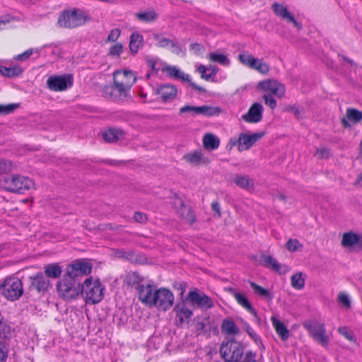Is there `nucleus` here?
Masks as SVG:
<instances>
[{
    "label": "nucleus",
    "mask_w": 362,
    "mask_h": 362,
    "mask_svg": "<svg viewBox=\"0 0 362 362\" xmlns=\"http://www.w3.org/2000/svg\"><path fill=\"white\" fill-rule=\"evenodd\" d=\"M362 120V111L354 108L349 107L346 110V115L341 119L342 126L347 129L351 127V124H356Z\"/></svg>",
    "instance_id": "21"
},
{
    "label": "nucleus",
    "mask_w": 362,
    "mask_h": 362,
    "mask_svg": "<svg viewBox=\"0 0 362 362\" xmlns=\"http://www.w3.org/2000/svg\"><path fill=\"white\" fill-rule=\"evenodd\" d=\"M144 46V37L137 31L133 32L129 37V48L132 55L135 56L139 48Z\"/></svg>",
    "instance_id": "24"
},
{
    "label": "nucleus",
    "mask_w": 362,
    "mask_h": 362,
    "mask_svg": "<svg viewBox=\"0 0 362 362\" xmlns=\"http://www.w3.org/2000/svg\"><path fill=\"white\" fill-rule=\"evenodd\" d=\"M238 362H257V353L251 350L247 351L245 353L243 352L242 358Z\"/></svg>",
    "instance_id": "51"
},
{
    "label": "nucleus",
    "mask_w": 362,
    "mask_h": 362,
    "mask_svg": "<svg viewBox=\"0 0 362 362\" xmlns=\"http://www.w3.org/2000/svg\"><path fill=\"white\" fill-rule=\"evenodd\" d=\"M269 69V66L266 62H264L262 59H259L258 58L252 68V69H255L264 75L268 74Z\"/></svg>",
    "instance_id": "48"
},
{
    "label": "nucleus",
    "mask_w": 362,
    "mask_h": 362,
    "mask_svg": "<svg viewBox=\"0 0 362 362\" xmlns=\"http://www.w3.org/2000/svg\"><path fill=\"white\" fill-rule=\"evenodd\" d=\"M135 16L139 21L145 23L153 22L158 17V14L154 10L137 12Z\"/></svg>",
    "instance_id": "32"
},
{
    "label": "nucleus",
    "mask_w": 362,
    "mask_h": 362,
    "mask_svg": "<svg viewBox=\"0 0 362 362\" xmlns=\"http://www.w3.org/2000/svg\"><path fill=\"white\" fill-rule=\"evenodd\" d=\"M262 98H263L264 104L266 105L269 106L272 110H274L276 107V105H277L276 100L272 95L264 94V95H263Z\"/></svg>",
    "instance_id": "56"
},
{
    "label": "nucleus",
    "mask_w": 362,
    "mask_h": 362,
    "mask_svg": "<svg viewBox=\"0 0 362 362\" xmlns=\"http://www.w3.org/2000/svg\"><path fill=\"white\" fill-rule=\"evenodd\" d=\"M180 206L181 208L178 211L180 215L187 222L193 223L195 221V217L192 211L189 207L186 206L182 201H180Z\"/></svg>",
    "instance_id": "38"
},
{
    "label": "nucleus",
    "mask_w": 362,
    "mask_h": 362,
    "mask_svg": "<svg viewBox=\"0 0 362 362\" xmlns=\"http://www.w3.org/2000/svg\"><path fill=\"white\" fill-rule=\"evenodd\" d=\"M291 286L298 290H300L305 286V280L302 277V273H296L291 279Z\"/></svg>",
    "instance_id": "44"
},
{
    "label": "nucleus",
    "mask_w": 362,
    "mask_h": 362,
    "mask_svg": "<svg viewBox=\"0 0 362 362\" xmlns=\"http://www.w3.org/2000/svg\"><path fill=\"white\" fill-rule=\"evenodd\" d=\"M207 58L211 62L218 63L225 66H228L230 64V60L228 55L224 52H220L219 50L209 53Z\"/></svg>",
    "instance_id": "26"
},
{
    "label": "nucleus",
    "mask_w": 362,
    "mask_h": 362,
    "mask_svg": "<svg viewBox=\"0 0 362 362\" xmlns=\"http://www.w3.org/2000/svg\"><path fill=\"white\" fill-rule=\"evenodd\" d=\"M286 249L290 252H296L303 245L299 243L297 239H289L286 244Z\"/></svg>",
    "instance_id": "52"
},
{
    "label": "nucleus",
    "mask_w": 362,
    "mask_h": 362,
    "mask_svg": "<svg viewBox=\"0 0 362 362\" xmlns=\"http://www.w3.org/2000/svg\"><path fill=\"white\" fill-rule=\"evenodd\" d=\"M134 218L138 223H144L147 219L146 214L139 211L134 213Z\"/></svg>",
    "instance_id": "63"
},
{
    "label": "nucleus",
    "mask_w": 362,
    "mask_h": 362,
    "mask_svg": "<svg viewBox=\"0 0 362 362\" xmlns=\"http://www.w3.org/2000/svg\"><path fill=\"white\" fill-rule=\"evenodd\" d=\"M153 37L158 41V46L160 47H167L170 46V42H172V40L163 37L161 34L155 33L153 34Z\"/></svg>",
    "instance_id": "55"
},
{
    "label": "nucleus",
    "mask_w": 362,
    "mask_h": 362,
    "mask_svg": "<svg viewBox=\"0 0 362 362\" xmlns=\"http://www.w3.org/2000/svg\"><path fill=\"white\" fill-rule=\"evenodd\" d=\"M259 261H260V264L262 266H264L265 267H269L272 270H274L276 272H279L280 274L285 273L287 271L286 267L284 266L285 269L281 272V264L277 262V260L276 259H274V257H272L270 255H262L260 256Z\"/></svg>",
    "instance_id": "25"
},
{
    "label": "nucleus",
    "mask_w": 362,
    "mask_h": 362,
    "mask_svg": "<svg viewBox=\"0 0 362 362\" xmlns=\"http://www.w3.org/2000/svg\"><path fill=\"white\" fill-rule=\"evenodd\" d=\"M235 300H237V302L239 305L243 306L248 312H250L252 315H253L256 318L259 320L258 317L257 311L252 306L251 303L249 302V300L247 299V298L244 295L241 294L240 293L239 294L235 295Z\"/></svg>",
    "instance_id": "33"
},
{
    "label": "nucleus",
    "mask_w": 362,
    "mask_h": 362,
    "mask_svg": "<svg viewBox=\"0 0 362 362\" xmlns=\"http://www.w3.org/2000/svg\"><path fill=\"white\" fill-rule=\"evenodd\" d=\"M136 82V78H134V81H132L112 78V83L102 87V96L115 103L124 102L132 99L130 90Z\"/></svg>",
    "instance_id": "2"
},
{
    "label": "nucleus",
    "mask_w": 362,
    "mask_h": 362,
    "mask_svg": "<svg viewBox=\"0 0 362 362\" xmlns=\"http://www.w3.org/2000/svg\"><path fill=\"white\" fill-rule=\"evenodd\" d=\"M341 245L344 247L358 246L362 247V235L354 232L345 233L343 235Z\"/></svg>",
    "instance_id": "23"
},
{
    "label": "nucleus",
    "mask_w": 362,
    "mask_h": 362,
    "mask_svg": "<svg viewBox=\"0 0 362 362\" xmlns=\"http://www.w3.org/2000/svg\"><path fill=\"white\" fill-rule=\"evenodd\" d=\"M14 165L10 160L0 158V174L8 173L13 170Z\"/></svg>",
    "instance_id": "47"
},
{
    "label": "nucleus",
    "mask_w": 362,
    "mask_h": 362,
    "mask_svg": "<svg viewBox=\"0 0 362 362\" xmlns=\"http://www.w3.org/2000/svg\"><path fill=\"white\" fill-rule=\"evenodd\" d=\"M2 295L8 300H18L23 293V284L17 277L7 278L0 286Z\"/></svg>",
    "instance_id": "7"
},
{
    "label": "nucleus",
    "mask_w": 362,
    "mask_h": 362,
    "mask_svg": "<svg viewBox=\"0 0 362 362\" xmlns=\"http://www.w3.org/2000/svg\"><path fill=\"white\" fill-rule=\"evenodd\" d=\"M7 357V349L4 343L0 341V362H6Z\"/></svg>",
    "instance_id": "60"
},
{
    "label": "nucleus",
    "mask_w": 362,
    "mask_h": 362,
    "mask_svg": "<svg viewBox=\"0 0 362 362\" xmlns=\"http://www.w3.org/2000/svg\"><path fill=\"white\" fill-rule=\"evenodd\" d=\"M284 112L293 113L298 119L303 118L305 115V109L301 105H288L284 108Z\"/></svg>",
    "instance_id": "42"
},
{
    "label": "nucleus",
    "mask_w": 362,
    "mask_h": 362,
    "mask_svg": "<svg viewBox=\"0 0 362 362\" xmlns=\"http://www.w3.org/2000/svg\"><path fill=\"white\" fill-rule=\"evenodd\" d=\"M258 90L267 91L270 95L281 98L285 95L286 88L283 83L274 78H267L259 81L257 85Z\"/></svg>",
    "instance_id": "13"
},
{
    "label": "nucleus",
    "mask_w": 362,
    "mask_h": 362,
    "mask_svg": "<svg viewBox=\"0 0 362 362\" xmlns=\"http://www.w3.org/2000/svg\"><path fill=\"white\" fill-rule=\"evenodd\" d=\"M196 71L200 74L202 79L214 83L217 82L216 75L219 71L218 66L199 64L196 66Z\"/></svg>",
    "instance_id": "20"
},
{
    "label": "nucleus",
    "mask_w": 362,
    "mask_h": 362,
    "mask_svg": "<svg viewBox=\"0 0 362 362\" xmlns=\"http://www.w3.org/2000/svg\"><path fill=\"white\" fill-rule=\"evenodd\" d=\"M244 344L234 338L226 339L222 341L219 352L224 362H238L242 358Z\"/></svg>",
    "instance_id": "5"
},
{
    "label": "nucleus",
    "mask_w": 362,
    "mask_h": 362,
    "mask_svg": "<svg viewBox=\"0 0 362 362\" xmlns=\"http://www.w3.org/2000/svg\"><path fill=\"white\" fill-rule=\"evenodd\" d=\"M23 69L18 64L11 67L0 65V74L7 78H15L22 74Z\"/></svg>",
    "instance_id": "27"
},
{
    "label": "nucleus",
    "mask_w": 362,
    "mask_h": 362,
    "mask_svg": "<svg viewBox=\"0 0 362 362\" xmlns=\"http://www.w3.org/2000/svg\"><path fill=\"white\" fill-rule=\"evenodd\" d=\"M220 141L218 137H203V145L205 150L211 151L218 148Z\"/></svg>",
    "instance_id": "41"
},
{
    "label": "nucleus",
    "mask_w": 362,
    "mask_h": 362,
    "mask_svg": "<svg viewBox=\"0 0 362 362\" xmlns=\"http://www.w3.org/2000/svg\"><path fill=\"white\" fill-rule=\"evenodd\" d=\"M120 74H123V76L127 79L126 81H134V78H136L135 73L127 68L122 69H116L112 74L113 79H119L118 76Z\"/></svg>",
    "instance_id": "37"
},
{
    "label": "nucleus",
    "mask_w": 362,
    "mask_h": 362,
    "mask_svg": "<svg viewBox=\"0 0 362 362\" xmlns=\"http://www.w3.org/2000/svg\"><path fill=\"white\" fill-rule=\"evenodd\" d=\"M264 107L259 102L252 104L248 111L242 115V119L249 123H257L262 121Z\"/></svg>",
    "instance_id": "16"
},
{
    "label": "nucleus",
    "mask_w": 362,
    "mask_h": 362,
    "mask_svg": "<svg viewBox=\"0 0 362 362\" xmlns=\"http://www.w3.org/2000/svg\"><path fill=\"white\" fill-rule=\"evenodd\" d=\"M123 134L122 129L110 127L107 129H101L97 136H121Z\"/></svg>",
    "instance_id": "46"
},
{
    "label": "nucleus",
    "mask_w": 362,
    "mask_h": 362,
    "mask_svg": "<svg viewBox=\"0 0 362 362\" xmlns=\"http://www.w3.org/2000/svg\"><path fill=\"white\" fill-rule=\"evenodd\" d=\"M30 290H35L38 293L47 291L51 285L49 279L41 272L30 276Z\"/></svg>",
    "instance_id": "19"
},
{
    "label": "nucleus",
    "mask_w": 362,
    "mask_h": 362,
    "mask_svg": "<svg viewBox=\"0 0 362 362\" xmlns=\"http://www.w3.org/2000/svg\"><path fill=\"white\" fill-rule=\"evenodd\" d=\"M188 298L192 303L196 304L202 310H209L214 306V302L209 296L204 293L199 294L197 291H190L188 293Z\"/></svg>",
    "instance_id": "17"
},
{
    "label": "nucleus",
    "mask_w": 362,
    "mask_h": 362,
    "mask_svg": "<svg viewBox=\"0 0 362 362\" xmlns=\"http://www.w3.org/2000/svg\"><path fill=\"white\" fill-rule=\"evenodd\" d=\"M338 301L342 304L346 308L351 307V300L349 296L345 293H339L337 296Z\"/></svg>",
    "instance_id": "59"
},
{
    "label": "nucleus",
    "mask_w": 362,
    "mask_h": 362,
    "mask_svg": "<svg viewBox=\"0 0 362 362\" xmlns=\"http://www.w3.org/2000/svg\"><path fill=\"white\" fill-rule=\"evenodd\" d=\"M21 107V103L0 104V115H6L13 112Z\"/></svg>",
    "instance_id": "45"
},
{
    "label": "nucleus",
    "mask_w": 362,
    "mask_h": 362,
    "mask_svg": "<svg viewBox=\"0 0 362 362\" xmlns=\"http://www.w3.org/2000/svg\"><path fill=\"white\" fill-rule=\"evenodd\" d=\"M92 17L84 14L79 8L63 11L58 17V25L61 28H74L86 24Z\"/></svg>",
    "instance_id": "4"
},
{
    "label": "nucleus",
    "mask_w": 362,
    "mask_h": 362,
    "mask_svg": "<svg viewBox=\"0 0 362 362\" xmlns=\"http://www.w3.org/2000/svg\"><path fill=\"white\" fill-rule=\"evenodd\" d=\"M123 51V45L121 42H116L109 49L108 55L111 57H119Z\"/></svg>",
    "instance_id": "50"
},
{
    "label": "nucleus",
    "mask_w": 362,
    "mask_h": 362,
    "mask_svg": "<svg viewBox=\"0 0 362 362\" xmlns=\"http://www.w3.org/2000/svg\"><path fill=\"white\" fill-rule=\"evenodd\" d=\"M259 137H238V150L240 151L249 149Z\"/></svg>",
    "instance_id": "35"
},
{
    "label": "nucleus",
    "mask_w": 362,
    "mask_h": 362,
    "mask_svg": "<svg viewBox=\"0 0 362 362\" xmlns=\"http://www.w3.org/2000/svg\"><path fill=\"white\" fill-rule=\"evenodd\" d=\"M223 110L220 107H213L208 105L201 106H194L192 105H185L180 109L179 115L185 113H192V115H202L206 117H213L218 115Z\"/></svg>",
    "instance_id": "12"
},
{
    "label": "nucleus",
    "mask_w": 362,
    "mask_h": 362,
    "mask_svg": "<svg viewBox=\"0 0 362 362\" xmlns=\"http://www.w3.org/2000/svg\"><path fill=\"white\" fill-rule=\"evenodd\" d=\"M187 83H188V85L194 90H197L199 91V93H204L206 92V90L201 86H199L197 85V83H195L194 82H193L191 79V78L189 77V81H187Z\"/></svg>",
    "instance_id": "61"
},
{
    "label": "nucleus",
    "mask_w": 362,
    "mask_h": 362,
    "mask_svg": "<svg viewBox=\"0 0 362 362\" xmlns=\"http://www.w3.org/2000/svg\"><path fill=\"white\" fill-rule=\"evenodd\" d=\"M74 84L72 74L49 76L47 80V87L55 92L64 91L70 88Z\"/></svg>",
    "instance_id": "9"
},
{
    "label": "nucleus",
    "mask_w": 362,
    "mask_h": 362,
    "mask_svg": "<svg viewBox=\"0 0 362 362\" xmlns=\"http://www.w3.org/2000/svg\"><path fill=\"white\" fill-rule=\"evenodd\" d=\"M233 181L237 186L242 189L250 190L254 188V180L247 175H236Z\"/></svg>",
    "instance_id": "28"
},
{
    "label": "nucleus",
    "mask_w": 362,
    "mask_h": 362,
    "mask_svg": "<svg viewBox=\"0 0 362 362\" xmlns=\"http://www.w3.org/2000/svg\"><path fill=\"white\" fill-rule=\"evenodd\" d=\"M164 66L161 69L163 72H166L168 77L187 83L189 81V75L184 73L176 66L168 65L165 62H162Z\"/></svg>",
    "instance_id": "22"
},
{
    "label": "nucleus",
    "mask_w": 362,
    "mask_h": 362,
    "mask_svg": "<svg viewBox=\"0 0 362 362\" xmlns=\"http://www.w3.org/2000/svg\"><path fill=\"white\" fill-rule=\"evenodd\" d=\"M122 137H101V143L117 144L120 141Z\"/></svg>",
    "instance_id": "64"
},
{
    "label": "nucleus",
    "mask_w": 362,
    "mask_h": 362,
    "mask_svg": "<svg viewBox=\"0 0 362 362\" xmlns=\"http://www.w3.org/2000/svg\"><path fill=\"white\" fill-rule=\"evenodd\" d=\"M238 59L241 64L248 66L250 69L253 68L257 59V58L255 57L252 54L246 53L239 54Z\"/></svg>",
    "instance_id": "40"
},
{
    "label": "nucleus",
    "mask_w": 362,
    "mask_h": 362,
    "mask_svg": "<svg viewBox=\"0 0 362 362\" xmlns=\"http://www.w3.org/2000/svg\"><path fill=\"white\" fill-rule=\"evenodd\" d=\"M45 276L49 278L57 279L61 276L62 268L57 264H49L45 266Z\"/></svg>",
    "instance_id": "34"
},
{
    "label": "nucleus",
    "mask_w": 362,
    "mask_h": 362,
    "mask_svg": "<svg viewBox=\"0 0 362 362\" xmlns=\"http://www.w3.org/2000/svg\"><path fill=\"white\" fill-rule=\"evenodd\" d=\"M121 34V30L119 28L112 29L105 40L106 42H115L117 40Z\"/></svg>",
    "instance_id": "58"
},
{
    "label": "nucleus",
    "mask_w": 362,
    "mask_h": 362,
    "mask_svg": "<svg viewBox=\"0 0 362 362\" xmlns=\"http://www.w3.org/2000/svg\"><path fill=\"white\" fill-rule=\"evenodd\" d=\"M221 330L223 333L229 335H237L239 332V328L234 321L230 319H225L221 324Z\"/></svg>",
    "instance_id": "30"
},
{
    "label": "nucleus",
    "mask_w": 362,
    "mask_h": 362,
    "mask_svg": "<svg viewBox=\"0 0 362 362\" xmlns=\"http://www.w3.org/2000/svg\"><path fill=\"white\" fill-rule=\"evenodd\" d=\"M139 300L146 305L155 307L158 310L166 311L174 303V295L166 288H157L156 285L148 284L137 288Z\"/></svg>",
    "instance_id": "1"
},
{
    "label": "nucleus",
    "mask_w": 362,
    "mask_h": 362,
    "mask_svg": "<svg viewBox=\"0 0 362 362\" xmlns=\"http://www.w3.org/2000/svg\"><path fill=\"white\" fill-rule=\"evenodd\" d=\"M80 294L87 304H96L103 298L104 288L98 279L89 277L81 284Z\"/></svg>",
    "instance_id": "3"
},
{
    "label": "nucleus",
    "mask_w": 362,
    "mask_h": 362,
    "mask_svg": "<svg viewBox=\"0 0 362 362\" xmlns=\"http://www.w3.org/2000/svg\"><path fill=\"white\" fill-rule=\"evenodd\" d=\"M4 188L8 192L23 194L25 191L34 186V183L28 177L17 174L9 175L4 178Z\"/></svg>",
    "instance_id": "6"
},
{
    "label": "nucleus",
    "mask_w": 362,
    "mask_h": 362,
    "mask_svg": "<svg viewBox=\"0 0 362 362\" xmlns=\"http://www.w3.org/2000/svg\"><path fill=\"white\" fill-rule=\"evenodd\" d=\"M155 93L160 95L162 102H171L177 95V88L171 83L160 84L156 89Z\"/></svg>",
    "instance_id": "18"
},
{
    "label": "nucleus",
    "mask_w": 362,
    "mask_h": 362,
    "mask_svg": "<svg viewBox=\"0 0 362 362\" xmlns=\"http://www.w3.org/2000/svg\"><path fill=\"white\" fill-rule=\"evenodd\" d=\"M118 256L129 260L131 262L136 261V255L133 250H121L117 252Z\"/></svg>",
    "instance_id": "53"
},
{
    "label": "nucleus",
    "mask_w": 362,
    "mask_h": 362,
    "mask_svg": "<svg viewBox=\"0 0 362 362\" xmlns=\"http://www.w3.org/2000/svg\"><path fill=\"white\" fill-rule=\"evenodd\" d=\"M144 278L141 277L139 274L136 272H132L127 274L125 278L126 283L129 286H137L136 288L139 286H143L141 283L143 281Z\"/></svg>",
    "instance_id": "36"
},
{
    "label": "nucleus",
    "mask_w": 362,
    "mask_h": 362,
    "mask_svg": "<svg viewBox=\"0 0 362 362\" xmlns=\"http://www.w3.org/2000/svg\"><path fill=\"white\" fill-rule=\"evenodd\" d=\"M272 10L276 16L287 23H293L298 31L303 29L302 24L296 19L294 14L288 10L286 6L275 1L272 5Z\"/></svg>",
    "instance_id": "14"
},
{
    "label": "nucleus",
    "mask_w": 362,
    "mask_h": 362,
    "mask_svg": "<svg viewBox=\"0 0 362 362\" xmlns=\"http://www.w3.org/2000/svg\"><path fill=\"white\" fill-rule=\"evenodd\" d=\"M271 320L276 332L282 340L288 339L289 337V331L283 322L279 321L276 317H272Z\"/></svg>",
    "instance_id": "29"
},
{
    "label": "nucleus",
    "mask_w": 362,
    "mask_h": 362,
    "mask_svg": "<svg viewBox=\"0 0 362 362\" xmlns=\"http://www.w3.org/2000/svg\"><path fill=\"white\" fill-rule=\"evenodd\" d=\"M303 325L307 329L310 336L317 343L323 346H327L329 344V339L326 334V328L323 323L317 321L305 322Z\"/></svg>",
    "instance_id": "10"
},
{
    "label": "nucleus",
    "mask_w": 362,
    "mask_h": 362,
    "mask_svg": "<svg viewBox=\"0 0 362 362\" xmlns=\"http://www.w3.org/2000/svg\"><path fill=\"white\" fill-rule=\"evenodd\" d=\"M244 325L247 334L253 339L254 342L259 346V349L264 351L265 349V346L263 344L260 337L254 331L248 323L245 322Z\"/></svg>",
    "instance_id": "39"
},
{
    "label": "nucleus",
    "mask_w": 362,
    "mask_h": 362,
    "mask_svg": "<svg viewBox=\"0 0 362 362\" xmlns=\"http://www.w3.org/2000/svg\"><path fill=\"white\" fill-rule=\"evenodd\" d=\"M249 284L250 286L252 288L255 294L261 297L268 298L269 300L272 299L273 296L270 293L269 290L260 286L259 285L251 281H249Z\"/></svg>",
    "instance_id": "43"
},
{
    "label": "nucleus",
    "mask_w": 362,
    "mask_h": 362,
    "mask_svg": "<svg viewBox=\"0 0 362 362\" xmlns=\"http://www.w3.org/2000/svg\"><path fill=\"white\" fill-rule=\"evenodd\" d=\"M339 334L343 335L346 339L350 341H356V337L352 332L349 331L346 327H340L338 328Z\"/></svg>",
    "instance_id": "54"
},
{
    "label": "nucleus",
    "mask_w": 362,
    "mask_h": 362,
    "mask_svg": "<svg viewBox=\"0 0 362 362\" xmlns=\"http://www.w3.org/2000/svg\"><path fill=\"white\" fill-rule=\"evenodd\" d=\"M174 310L176 312L180 323H182L185 319H188L192 315V310L187 308L184 303L177 304Z\"/></svg>",
    "instance_id": "31"
},
{
    "label": "nucleus",
    "mask_w": 362,
    "mask_h": 362,
    "mask_svg": "<svg viewBox=\"0 0 362 362\" xmlns=\"http://www.w3.org/2000/svg\"><path fill=\"white\" fill-rule=\"evenodd\" d=\"M317 154L321 158H328L330 156L329 150L327 148H321L317 150Z\"/></svg>",
    "instance_id": "62"
},
{
    "label": "nucleus",
    "mask_w": 362,
    "mask_h": 362,
    "mask_svg": "<svg viewBox=\"0 0 362 362\" xmlns=\"http://www.w3.org/2000/svg\"><path fill=\"white\" fill-rule=\"evenodd\" d=\"M34 51L37 53H40V49L37 48L34 49L33 48H30L23 52L21 54H19L13 57V59L16 61L23 62L27 60L34 52Z\"/></svg>",
    "instance_id": "49"
},
{
    "label": "nucleus",
    "mask_w": 362,
    "mask_h": 362,
    "mask_svg": "<svg viewBox=\"0 0 362 362\" xmlns=\"http://www.w3.org/2000/svg\"><path fill=\"white\" fill-rule=\"evenodd\" d=\"M81 283L76 280L62 278L57 284V291L64 299H75L81 293Z\"/></svg>",
    "instance_id": "8"
},
{
    "label": "nucleus",
    "mask_w": 362,
    "mask_h": 362,
    "mask_svg": "<svg viewBox=\"0 0 362 362\" xmlns=\"http://www.w3.org/2000/svg\"><path fill=\"white\" fill-rule=\"evenodd\" d=\"M92 265L86 262H78L67 266L66 272L63 276L69 280L81 281V279L91 272Z\"/></svg>",
    "instance_id": "11"
},
{
    "label": "nucleus",
    "mask_w": 362,
    "mask_h": 362,
    "mask_svg": "<svg viewBox=\"0 0 362 362\" xmlns=\"http://www.w3.org/2000/svg\"><path fill=\"white\" fill-rule=\"evenodd\" d=\"M183 160L194 167L207 165L211 163V159L201 149L185 154Z\"/></svg>",
    "instance_id": "15"
},
{
    "label": "nucleus",
    "mask_w": 362,
    "mask_h": 362,
    "mask_svg": "<svg viewBox=\"0 0 362 362\" xmlns=\"http://www.w3.org/2000/svg\"><path fill=\"white\" fill-rule=\"evenodd\" d=\"M145 61H146V63L148 67L152 71H153L155 74H158L159 69L156 68V64L158 63V62L159 61V59L158 58L153 59V58H151L147 56L145 57Z\"/></svg>",
    "instance_id": "57"
}]
</instances>
